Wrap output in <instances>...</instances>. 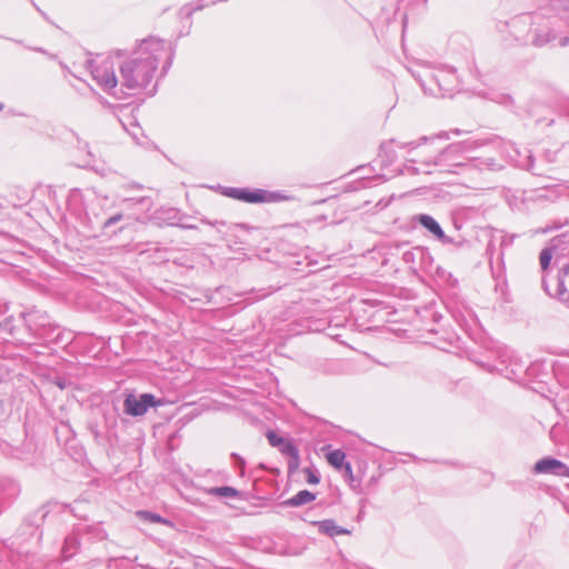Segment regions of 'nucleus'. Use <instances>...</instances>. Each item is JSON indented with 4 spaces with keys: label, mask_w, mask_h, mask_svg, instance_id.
<instances>
[{
    "label": "nucleus",
    "mask_w": 569,
    "mask_h": 569,
    "mask_svg": "<svg viewBox=\"0 0 569 569\" xmlns=\"http://www.w3.org/2000/svg\"><path fill=\"white\" fill-rule=\"evenodd\" d=\"M157 69V59L151 56L139 57L124 62L121 74L128 88L147 86Z\"/></svg>",
    "instance_id": "1"
},
{
    "label": "nucleus",
    "mask_w": 569,
    "mask_h": 569,
    "mask_svg": "<svg viewBox=\"0 0 569 569\" xmlns=\"http://www.w3.org/2000/svg\"><path fill=\"white\" fill-rule=\"evenodd\" d=\"M227 194L236 200L247 202V203H270V202H279L284 200L279 193L269 192L262 189H230Z\"/></svg>",
    "instance_id": "2"
},
{
    "label": "nucleus",
    "mask_w": 569,
    "mask_h": 569,
    "mask_svg": "<svg viewBox=\"0 0 569 569\" xmlns=\"http://www.w3.org/2000/svg\"><path fill=\"white\" fill-rule=\"evenodd\" d=\"M161 400H157L151 393H143L140 397L128 395L124 399V412L130 416H142L149 408L162 406Z\"/></svg>",
    "instance_id": "3"
},
{
    "label": "nucleus",
    "mask_w": 569,
    "mask_h": 569,
    "mask_svg": "<svg viewBox=\"0 0 569 569\" xmlns=\"http://www.w3.org/2000/svg\"><path fill=\"white\" fill-rule=\"evenodd\" d=\"M92 74L103 89L111 90L117 87L118 81L110 61L106 60L94 66Z\"/></svg>",
    "instance_id": "4"
},
{
    "label": "nucleus",
    "mask_w": 569,
    "mask_h": 569,
    "mask_svg": "<svg viewBox=\"0 0 569 569\" xmlns=\"http://www.w3.org/2000/svg\"><path fill=\"white\" fill-rule=\"evenodd\" d=\"M267 438L271 446L279 447L281 452L291 457L289 468L290 470H297L299 467V451L297 447L278 436L274 431H269Z\"/></svg>",
    "instance_id": "5"
},
{
    "label": "nucleus",
    "mask_w": 569,
    "mask_h": 569,
    "mask_svg": "<svg viewBox=\"0 0 569 569\" xmlns=\"http://www.w3.org/2000/svg\"><path fill=\"white\" fill-rule=\"evenodd\" d=\"M536 473H555L569 477V469L559 460L553 458H545L535 465Z\"/></svg>",
    "instance_id": "6"
},
{
    "label": "nucleus",
    "mask_w": 569,
    "mask_h": 569,
    "mask_svg": "<svg viewBox=\"0 0 569 569\" xmlns=\"http://www.w3.org/2000/svg\"><path fill=\"white\" fill-rule=\"evenodd\" d=\"M319 530L330 537L350 535V531L339 527L333 520H325L319 523Z\"/></svg>",
    "instance_id": "7"
},
{
    "label": "nucleus",
    "mask_w": 569,
    "mask_h": 569,
    "mask_svg": "<svg viewBox=\"0 0 569 569\" xmlns=\"http://www.w3.org/2000/svg\"><path fill=\"white\" fill-rule=\"evenodd\" d=\"M419 222L427 228L431 233H433L437 238L442 239L445 233L440 226L435 221V219L427 214L419 216Z\"/></svg>",
    "instance_id": "8"
},
{
    "label": "nucleus",
    "mask_w": 569,
    "mask_h": 569,
    "mask_svg": "<svg viewBox=\"0 0 569 569\" xmlns=\"http://www.w3.org/2000/svg\"><path fill=\"white\" fill-rule=\"evenodd\" d=\"M346 455L341 450H333L327 455V461L336 469H340L345 463Z\"/></svg>",
    "instance_id": "9"
},
{
    "label": "nucleus",
    "mask_w": 569,
    "mask_h": 569,
    "mask_svg": "<svg viewBox=\"0 0 569 569\" xmlns=\"http://www.w3.org/2000/svg\"><path fill=\"white\" fill-rule=\"evenodd\" d=\"M315 500V495L308 490H302L298 492L295 497H292L288 502L291 506H300L303 503H308Z\"/></svg>",
    "instance_id": "10"
},
{
    "label": "nucleus",
    "mask_w": 569,
    "mask_h": 569,
    "mask_svg": "<svg viewBox=\"0 0 569 569\" xmlns=\"http://www.w3.org/2000/svg\"><path fill=\"white\" fill-rule=\"evenodd\" d=\"M137 515H138V517H140L144 520L152 521V522H159V523L168 522L167 520H164L163 518H161L160 516H158L156 513H151V512H147V511H138Z\"/></svg>",
    "instance_id": "11"
},
{
    "label": "nucleus",
    "mask_w": 569,
    "mask_h": 569,
    "mask_svg": "<svg viewBox=\"0 0 569 569\" xmlns=\"http://www.w3.org/2000/svg\"><path fill=\"white\" fill-rule=\"evenodd\" d=\"M541 268L546 270L551 261V253L548 250H542L539 257Z\"/></svg>",
    "instance_id": "12"
},
{
    "label": "nucleus",
    "mask_w": 569,
    "mask_h": 569,
    "mask_svg": "<svg viewBox=\"0 0 569 569\" xmlns=\"http://www.w3.org/2000/svg\"><path fill=\"white\" fill-rule=\"evenodd\" d=\"M216 492L224 497H234L237 491L231 487H220L216 489Z\"/></svg>",
    "instance_id": "13"
},
{
    "label": "nucleus",
    "mask_w": 569,
    "mask_h": 569,
    "mask_svg": "<svg viewBox=\"0 0 569 569\" xmlns=\"http://www.w3.org/2000/svg\"><path fill=\"white\" fill-rule=\"evenodd\" d=\"M303 473L306 475V477H307V481H308L309 483H311V485H317V483H319V478L315 475V472H313L311 469L306 468V469L303 470Z\"/></svg>",
    "instance_id": "14"
},
{
    "label": "nucleus",
    "mask_w": 569,
    "mask_h": 569,
    "mask_svg": "<svg viewBox=\"0 0 569 569\" xmlns=\"http://www.w3.org/2000/svg\"><path fill=\"white\" fill-rule=\"evenodd\" d=\"M346 468H347L348 471H351V467H350L349 463L346 465Z\"/></svg>",
    "instance_id": "15"
},
{
    "label": "nucleus",
    "mask_w": 569,
    "mask_h": 569,
    "mask_svg": "<svg viewBox=\"0 0 569 569\" xmlns=\"http://www.w3.org/2000/svg\"><path fill=\"white\" fill-rule=\"evenodd\" d=\"M566 292V289L565 288H561L560 289V293H565Z\"/></svg>",
    "instance_id": "16"
}]
</instances>
